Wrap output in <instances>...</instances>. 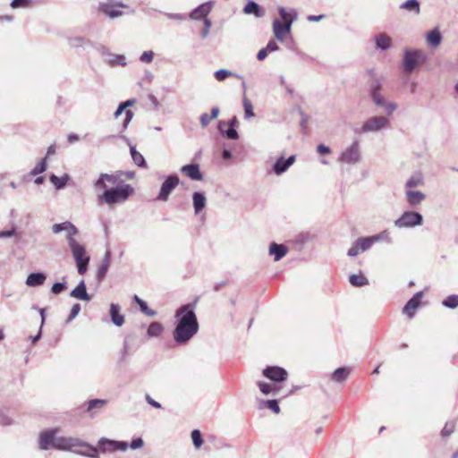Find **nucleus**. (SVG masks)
<instances>
[{
  "label": "nucleus",
  "mask_w": 458,
  "mask_h": 458,
  "mask_svg": "<svg viewBox=\"0 0 458 458\" xmlns=\"http://www.w3.org/2000/svg\"><path fill=\"white\" fill-rule=\"evenodd\" d=\"M226 123L225 122H220L219 123V130L221 131V133L223 135H225V137H227L228 139H231V140H237L239 138V134L237 132V131L234 129V128H229L228 130L226 131H224L223 130V127L225 125Z\"/></svg>",
  "instance_id": "a18cd8bd"
},
{
  "label": "nucleus",
  "mask_w": 458,
  "mask_h": 458,
  "mask_svg": "<svg viewBox=\"0 0 458 458\" xmlns=\"http://www.w3.org/2000/svg\"><path fill=\"white\" fill-rule=\"evenodd\" d=\"M164 331V327L160 322H152L147 329V335L148 338L158 337Z\"/></svg>",
  "instance_id": "f704fd0d"
},
{
  "label": "nucleus",
  "mask_w": 458,
  "mask_h": 458,
  "mask_svg": "<svg viewBox=\"0 0 458 458\" xmlns=\"http://www.w3.org/2000/svg\"><path fill=\"white\" fill-rule=\"evenodd\" d=\"M124 7L126 5L122 3L106 1L98 4V11L110 19H115L123 15L121 8Z\"/></svg>",
  "instance_id": "9d476101"
},
{
  "label": "nucleus",
  "mask_w": 458,
  "mask_h": 458,
  "mask_svg": "<svg viewBox=\"0 0 458 458\" xmlns=\"http://www.w3.org/2000/svg\"><path fill=\"white\" fill-rule=\"evenodd\" d=\"M203 23H204V28L201 30V36L203 38H206L208 36L209 29H210L212 23H211V21L208 18H205V20L203 21Z\"/></svg>",
  "instance_id": "052dcab7"
},
{
  "label": "nucleus",
  "mask_w": 458,
  "mask_h": 458,
  "mask_svg": "<svg viewBox=\"0 0 458 458\" xmlns=\"http://www.w3.org/2000/svg\"><path fill=\"white\" fill-rule=\"evenodd\" d=\"M443 305L449 309H455L458 307V295H449L443 301Z\"/></svg>",
  "instance_id": "09e8293b"
},
{
  "label": "nucleus",
  "mask_w": 458,
  "mask_h": 458,
  "mask_svg": "<svg viewBox=\"0 0 458 458\" xmlns=\"http://www.w3.org/2000/svg\"><path fill=\"white\" fill-rule=\"evenodd\" d=\"M56 429H51L44 431L39 436V447L42 450H48L50 447H54Z\"/></svg>",
  "instance_id": "a211bd4d"
},
{
  "label": "nucleus",
  "mask_w": 458,
  "mask_h": 458,
  "mask_svg": "<svg viewBox=\"0 0 458 458\" xmlns=\"http://www.w3.org/2000/svg\"><path fill=\"white\" fill-rule=\"evenodd\" d=\"M356 242H357L358 246L360 247L361 252H364V251L369 250L373 245L370 236L360 237L356 240Z\"/></svg>",
  "instance_id": "de8ad7c7"
},
{
  "label": "nucleus",
  "mask_w": 458,
  "mask_h": 458,
  "mask_svg": "<svg viewBox=\"0 0 458 458\" xmlns=\"http://www.w3.org/2000/svg\"><path fill=\"white\" fill-rule=\"evenodd\" d=\"M349 374H350V369L345 368V367H341V368L336 369L333 372L331 378L335 382L342 383L344 380H346Z\"/></svg>",
  "instance_id": "c9c22d12"
},
{
  "label": "nucleus",
  "mask_w": 458,
  "mask_h": 458,
  "mask_svg": "<svg viewBox=\"0 0 458 458\" xmlns=\"http://www.w3.org/2000/svg\"><path fill=\"white\" fill-rule=\"evenodd\" d=\"M98 447L102 453H113L117 450L125 452L128 449V443L102 437L98 440Z\"/></svg>",
  "instance_id": "f8f14e48"
},
{
  "label": "nucleus",
  "mask_w": 458,
  "mask_h": 458,
  "mask_svg": "<svg viewBox=\"0 0 458 458\" xmlns=\"http://www.w3.org/2000/svg\"><path fill=\"white\" fill-rule=\"evenodd\" d=\"M181 172L193 181H202L203 174L198 164H189L181 167Z\"/></svg>",
  "instance_id": "6ab92c4d"
},
{
  "label": "nucleus",
  "mask_w": 458,
  "mask_h": 458,
  "mask_svg": "<svg viewBox=\"0 0 458 458\" xmlns=\"http://www.w3.org/2000/svg\"><path fill=\"white\" fill-rule=\"evenodd\" d=\"M130 152L135 165H137L140 167L147 166V163L144 157L136 150V148L134 146H130Z\"/></svg>",
  "instance_id": "4c0bfd02"
},
{
  "label": "nucleus",
  "mask_w": 458,
  "mask_h": 458,
  "mask_svg": "<svg viewBox=\"0 0 458 458\" xmlns=\"http://www.w3.org/2000/svg\"><path fill=\"white\" fill-rule=\"evenodd\" d=\"M381 89V84L377 83L375 86L371 89V98L373 102L377 106L383 107L385 105H386V101L383 95L380 94L379 90Z\"/></svg>",
  "instance_id": "473e14b6"
},
{
  "label": "nucleus",
  "mask_w": 458,
  "mask_h": 458,
  "mask_svg": "<svg viewBox=\"0 0 458 458\" xmlns=\"http://www.w3.org/2000/svg\"><path fill=\"white\" fill-rule=\"evenodd\" d=\"M390 127L389 120L385 116H373L369 118L363 124L360 133L377 132Z\"/></svg>",
  "instance_id": "6e6552de"
},
{
  "label": "nucleus",
  "mask_w": 458,
  "mask_h": 458,
  "mask_svg": "<svg viewBox=\"0 0 458 458\" xmlns=\"http://www.w3.org/2000/svg\"><path fill=\"white\" fill-rule=\"evenodd\" d=\"M191 437L195 448L199 449L203 444V439L200 431L199 429L192 430Z\"/></svg>",
  "instance_id": "8fccbe9b"
},
{
  "label": "nucleus",
  "mask_w": 458,
  "mask_h": 458,
  "mask_svg": "<svg viewBox=\"0 0 458 458\" xmlns=\"http://www.w3.org/2000/svg\"><path fill=\"white\" fill-rule=\"evenodd\" d=\"M110 66H125L126 58L123 55H110L107 60Z\"/></svg>",
  "instance_id": "a19ab883"
},
{
  "label": "nucleus",
  "mask_w": 458,
  "mask_h": 458,
  "mask_svg": "<svg viewBox=\"0 0 458 458\" xmlns=\"http://www.w3.org/2000/svg\"><path fill=\"white\" fill-rule=\"evenodd\" d=\"M69 180L70 176L67 174H64L61 177L56 176L55 174L50 175V182L55 185L56 190L64 188Z\"/></svg>",
  "instance_id": "e433bc0d"
},
{
  "label": "nucleus",
  "mask_w": 458,
  "mask_h": 458,
  "mask_svg": "<svg viewBox=\"0 0 458 458\" xmlns=\"http://www.w3.org/2000/svg\"><path fill=\"white\" fill-rule=\"evenodd\" d=\"M423 224V216L416 211H405L394 221L397 228H412L420 226Z\"/></svg>",
  "instance_id": "0eeeda50"
},
{
  "label": "nucleus",
  "mask_w": 458,
  "mask_h": 458,
  "mask_svg": "<svg viewBox=\"0 0 458 458\" xmlns=\"http://www.w3.org/2000/svg\"><path fill=\"white\" fill-rule=\"evenodd\" d=\"M139 306H140V310H141L144 314H146L147 316H148V317H155V316L157 315V312H156L154 310H150V309L148 307V305H147L146 301H141V303H140V305H139Z\"/></svg>",
  "instance_id": "13d9d810"
},
{
  "label": "nucleus",
  "mask_w": 458,
  "mask_h": 458,
  "mask_svg": "<svg viewBox=\"0 0 458 458\" xmlns=\"http://www.w3.org/2000/svg\"><path fill=\"white\" fill-rule=\"evenodd\" d=\"M361 160V149L360 142L356 140L347 146L340 154L338 161L350 165H354Z\"/></svg>",
  "instance_id": "423d86ee"
},
{
  "label": "nucleus",
  "mask_w": 458,
  "mask_h": 458,
  "mask_svg": "<svg viewBox=\"0 0 458 458\" xmlns=\"http://www.w3.org/2000/svg\"><path fill=\"white\" fill-rule=\"evenodd\" d=\"M176 326L173 337L176 344L189 342L199 331V322L195 314V305L189 303L180 307L175 312Z\"/></svg>",
  "instance_id": "f03ea898"
},
{
  "label": "nucleus",
  "mask_w": 458,
  "mask_h": 458,
  "mask_svg": "<svg viewBox=\"0 0 458 458\" xmlns=\"http://www.w3.org/2000/svg\"><path fill=\"white\" fill-rule=\"evenodd\" d=\"M145 399H146V402L152 407L157 408V409H162L161 403H159L158 402H157L153 398H151V396L149 394H146Z\"/></svg>",
  "instance_id": "774afa93"
},
{
  "label": "nucleus",
  "mask_w": 458,
  "mask_h": 458,
  "mask_svg": "<svg viewBox=\"0 0 458 458\" xmlns=\"http://www.w3.org/2000/svg\"><path fill=\"white\" fill-rule=\"evenodd\" d=\"M377 49L387 50L392 47V38L386 33H378L374 37Z\"/></svg>",
  "instance_id": "393cba45"
},
{
  "label": "nucleus",
  "mask_w": 458,
  "mask_h": 458,
  "mask_svg": "<svg viewBox=\"0 0 458 458\" xmlns=\"http://www.w3.org/2000/svg\"><path fill=\"white\" fill-rule=\"evenodd\" d=\"M153 59L154 52L151 50L143 52L140 56V61L144 64H150L152 63Z\"/></svg>",
  "instance_id": "5fc2aeb1"
},
{
  "label": "nucleus",
  "mask_w": 458,
  "mask_h": 458,
  "mask_svg": "<svg viewBox=\"0 0 458 458\" xmlns=\"http://www.w3.org/2000/svg\"><path fill=\"white\" fill-rule=\"evenodd\" d=\"M263 375L274 382H283L288 377L287 371L278 366H267L263 369Z\"/></svg>",
  "instance_id": "4468645a"
},
{
  "label": "nucleus",
  "mask_w": 458,
  "mask_h": 458,
  "mask_svg": "<svg viewBox=\"0 0 458 458\" xmlns=\"http://www.w3.org/2000/svg\"><path fill=\"white\" fill-rule=\"evenodd\" d=\"M30 0H13L11 6L13 8L27 7L30 4Z\"/></svg>",
  "instance_id": "e2e57ef3"
},
{
  "label": "nucleus",
  "mask_w": 458,
  "mask_h": 458,
  "mask_svg": "<svg viewBox=\"0 0 458 458\" xmlns=\"http://www.w3.org/2000/svg\"><path fill=\"white\" fill-rule=\"evenodd\" d=\"M349 282L352 285L356 287H361L369 284V280L362 274L352 275L349 278Z\"/></svg>",
  "instance_id": "ea45409f"
},
{
  "label": "nucleus",
  "mask_w": 458,
  "mask_h": 458,
  "mask_svg": "<svg viewBox=\"0 0 458 458\" xmlns=\"http://www.w3.org/2000/svg\"><path fill=\"white\" fill-rule=\"evenodd\" d=\"M68 246L75 260L78 273L80 275H84L88 270L90 260L89 256L87 254L86 248L78 241L72 242Z\"/></svg>",
  "instance_id": "20e7f679"
},
{
  "label": "nucleus",
  "mask_w": 458,
  "mask_h": 458,
  "mask_svg": "<svg viewBox=\"0 0 458 458\" xmlns=\"http://www.w3.org/2000/svg\"><path fill=\"white\" fill-rule=\"evenodd\" d=\"M405 195L407 202L411 206L419 205L426 199L425 194L419 191L405 190Z\"/></svg>",
  "instance_id": "a878e982"
},
{
  "label": "nucleus",
  "mask_w": 458,
  "mask_h": 458,
  "mask_svg": "<svg viewBox=\"0 0 458 458\" xmlns=\"http://www.w3.org/2000/svg\"><path fill=\"white\" fill-rule=\"evenodd\" d=\"M263 405L273 411L275 413H279L280 412V407L278 405V402L276 400H267V401H264L263 402Z\"/></svg>",
  "instance_id": "864d4df0"
},
{
  "label": "nucleus",
  "mask_w": 458,
  "mask_h": 458,
  "mask_svg": "<svg viewBox=\"0 0 458 458\" xmlns=\"http://www.w3.org/2000/svg\"><path fill=\"white\" fill-rule=\"evenodd\" d=\"M70 296L80 301H89L91 300V296L87 293L84 280H81L70 293Z\"/></svg>",
  "instance_id": "412c9836"
},
{
  "label": "nucleus",
  "mask_w": 458,
  "mask_h": 458,
  "mask_svg": "<svg viewBox=\"0 0 458 458\" xmlns=\"http://www.w3.org/2000/svg\"><path fill=\"white\" fill-rule=\"evenodd\" d=\"M424 184L423 176L421 173L413 174L406 182V190H411L412 188L422 186Z\"/></svg>",
  "instance_id": "72a5a7b5"
},
{
  "label": "nucleus",
  "mask_w": 458,
  "mask_h": 458,
  "mask_svg": "<svg viewBox=\"0 0 458 458\" xmlns=\"http://www.w3.org/2000/svg\"><path fill=\"white\" fill-rule=\"evenodd\" d=\"M401 8L413 12L416 14H419L420 12V3L418 0H407L401 5Z\"/></svg>",
  "instance_id": "37998d69"
},
{
  "label": "nucleus",
  "mask_w": 458,
  "mask_h": 458,
  "mask_svg": "<svg viewBox=\"0 0 458 458\" xmlns=\"http://www.w3.org/2000/svg\"><path fill=\"white\" fill-rule=\"evenodd\" d=\"M259 390L262 394L267 395L270 394H273L274 395L278 392V388L272 386L271 384L265 383V382H259L258 383Z\"/></svg>",
  "instance_id": "49530a36"
},
{
  "label": "nucleus",
  "mask_w": 458,
  "mask_h": 458,
  "mask_svg": "<svg viewBox=\"0 0 458 458\" xmlns=\"http://www.w3.org/2000/svg\"><path fill=\"white\" fill-rule=\"evenodd\" d=\"M214 76H215L216 80L218 81H223L226 78L231 77V76L235 77L237 79H242V76H241L239 74H235L227 69H220V70L215 72Z\"/></svg>",
  "instance_id": "58836bf2"
},
{
  "label": "nucleus",
  "mask_w": 458,
  "mask_h": 458,
  "mask_svg": "<svg viewBox=\"0 0 458 458\" xmlns=\"http://www.w3.org/2000/svg\"><path fill=\"white\" fill-rule=\"evenodd\" d=\"M94 187L103 190V193L98 195V200L110 206L126 201L133 193V188L114 174H101L94 182Z\"/></svg>",
  "instance_id": "f257e3e1"
},
{
  "label": "nucleus",
  "mask_w": 458,
  "mask_h": 458,
  "mask_svg": "<svg viewBox=\"0 0 458 458\" xmlns=\"http://www.w3.org/2000/svg\"><path fill=\"white\" fill-rule=\"evenodd\" d=\"M317 152L319 154V155H327V154H330L331 153V148L324 144H319L318 145L317 147Z\"/></svg>",
  "instance_id": "338daca9"
},
{
  "label": "nucleus",
  "mask_w": 458,
  "mask_h": 458,
  "mask_svg": "<svg viewBox=\"0 0 458 458\" xmlns=\"http://www.w3.org/2000/svg\"><path fill=\"white\" fill-rule=\"evenodd\" d=\"M422 296V292L416 293L404 305L403 312L406 314L409 318H412L415 314V310L420 306Z\"/></svg>",
  "instance_id": "f3484780"
},
{
  "label": "nucleus",
  "mask_w": 458,
  "mask_h": 458,
  "mask_svg": "<svg viewBox=\"0 0 458 458\" xmlns=\"http://www.w3.org/2000/svg\"><path fill=\"white\" fill-rule=\"evenodd\" d=\"M120 308L117 304L112 303L110 305V317L111 320L116 327H122L124 323V317L119 313Z\"/></svg>",
  "instance_id": "7c9ffc66"
},
{
  "label": "nucleus",
  "mask_w": 458,
  "mask_h": 458,
  "mask_svg": "<svg viewBox=\"0 0 458 458\" xmlns=\"http://www.w3.org/2000/svg\"><path fill=\"white\" fill-rule=\"evenodd\" d=\"M47 276L42 272L31 273L27 276L26 284L28 286L36 287L44 284Z\"/></svg>",
  "instance_id": "bb28decb"
},
{
  "label": "nucleus",
  "mask_w": 458,
  "mask_h": 458,
  "mask_svg": "<svg viewBox=\"0 0 458 458\" xmlns=\"http://www.w3.org/2000/svg\"><path fill=\"white\" fill-rule=\"evenodd\" d=\"M242 106H243V109H244V118L245 119L252 118L255 115L254 112H253V106H252L251 101L249 98H247L245 96L242 98Z\"/></svg>",
  "instance_id": "c03bdc74"
},
{
  "label": "nucleus",
  "mask_w": 458,
  "mask_h": 458,
  "mask_svg": "<svg viewBox=\"0 0 458 458\" xmlns=\"http://www.w3.org/2000/svg\"><path fill=\"white\" fill-rule=\"evenodd\" d=\"M426 40L428 44L432 47H437L442 41V35L438 29L429 30L426 34Z\"/></svg>",
  "instance_id": "c756f323"
},
{
  "label": "nucleus",
  "mask_w": 458,
  "mask_h": 458,
  "mask_svg": "<svg viewBox=\"0 0 458 458\" xmlns=\"http://www.w3.org/2000/svg\"><path fill=\"white\" fill-rule=\"evenodd\" d=\"M143 445H144L143 439L141 437H137V438L133 439L130 443V445H128V447L130 446L131 449L137 450V449L143 447Z\"/></svg>",
  "instance_id": "bf43d9fd"
},
{
  "label": "nucleus",
  "mask_w": 458,
  "mask_h": 458,
  "mask_svg": "<svg viewBox=\"0 0 458 458\" xmlns=\"http://www.w3.org/2000/svg\"><path fill=\"white\" fill-rule=\"evenodd\" d=\"M80 311H81V305L79 303L73 304L71 309L70 315L67 318V322H71L72 320H73L78 316Z\"/></svg>",
  "instance_id": "4d7b16f0"
},
{
  "label": "nucleus",
  "mask_w": 458,
  "mask_h": 458,
  "mask_svg": "<svg viewBox=\"0 0 458 458\" xmlns=\"http://www.w3.org/2000/svg\"><path fill=\"white\" fill-rule=\"evenodd\" d=\"M110 263H111V251L106 250L105 253L104 259L101 262V265L99 266V267L98 269L97 280L98 281V283H101L105 279V277L107 274V271L109 269Z\"/></svg>",
  "instance_id": "4be33fe9"
},
{
  "label": "nucleus",
  "mask_w": 458,
  "mask_h": 458,
  "mask_svg": "<svg viewBox=\"0 0 458 458\" xmlns=\"http://www.w3.org/2000/svg\"><path fill=\"white\" fill-rule=\"evenodd\" d=\"M135 103H136V99H134V98L128 99L124 102L120 103V105L125 110V118L123 123V130H125L128 127L129 123H131V121L132 120L133 115H134L133 112L131 110H128L127 108L130 106H132Z\"/></svg>",
  "instance_id": "c85d7f7f"
},
{
  "label": "nucleus",
  "mask_w": 458,
  "mask_h": 458,
  "mask_svg": "<svg viewBox=\"0 0 458 458\" xmlns=\"http://www.w3.org/2000/svg\"><path fill=\"white\" fill-rule=\"evenodd\" d=\"M87 40L83 37H73L69 39V45L71 47H84Z\"/></svg>",
  "instance_id": "603ef678"
},
{
  "label": "nucleus",
  "mask_w": 458,
  "mask_h": 458,
  "mask_svg": "<svg viewBox=\"0 0 458 458\" xmlns=\"http://www.w3.org/2000/svg\"><path fill=\"white\" fill-rule=\"evenodd\" d=\"M278 13L283 21H280L278 19L273 21V33L278 41L283 42L291 32L293 23L297 20L298 15L295 10L293 9L287 12L283 6L278 8Z\"/></svg>",
  "instance_id": "7ed1b4c3"
},
{
  "label": "nucleus",
  "mask_w": 458,
  "mask_h": 458,
  "mask_svg": "<svg viewBox=\"0 0 458 458\" xmlns=\"http://www.w3.org/2000/svg\"><path fill=\"white\" fill-rule=\"evenodd\" d=\"M192 204L195 215H199L206 207L207 198L203 192L196 191L192 194Z\"/></svg>",
  "instance_id": "b1692460"
},
{
  "label": "nucleus",
  "mask_w": 458,
  "mask_h": 458,
  "mask_svg": "<svg viewBox=\"0 0 458 458\" xmlns=\"http://www.w3.org/2000/svg\"><path fill=\"white\" fill-rule=\"evenodd\" d=\"M425 60L426 55L422 50L405 49L403 52L402 66L406 73L411 74L414 72L416 67Z\"/></svg>",
  "instance_id": "39448f33"
},
{
  "label": "nucleus",
  "mask_w": 458,
  "mask_h": 458,
  "mask_svg": "<svg viewBox=\"0 0 458 458\" xmlns=\"http://www.w3.org/2000/svg\"><path fill=\"white\" fill-rule=\"evenodd\" d=\"M360 252H361V250L355 241L352 246L348 250L347 255L350 257H356Z\"/></svg>",
  "instance_id": "680f3d73"
},
{
  "label": "nucleus",
  "mask_w": 458,
  "mask_h": 458,
  "mask_svg": "<svg viewBox=\"0 0 458 458\" xmlns=\"http://www.w3.org/2000/svg\"><path fill=\"white\" fill-rule=\"evenodd\" d=\"M81 443L84 444L86 445H78L75 448L71 449V452L80 454V455L87 456L89 458H98L99 457L98 450L97 447H95L82 440H81Z\"/></svg>",
  "instance_id": "dca6fc26"
},
{
  "label": "nucleus",
  "mask_w": 458,
  "mask_h": 458,
  "mask_svg": "<svg viewBox=\"0 0 458 458\" xmlns=\"http://www.w3.org/2000/svg\"><path fill=\"white\" fill-rule=\"evenodd\" d=\"M213 5L214 2L212 1L201 4L189 13L190 19L194 21H204L211 12Z\"/></svg>",
  "instance_id": "2eb2a0df"
},
{
  "label": "nucleus",
  "mask_w": 458,
  "mask_h": 458,
  "mask_svg": "<svg viewBox=\"0 0 458 458\" xmlns=\"http://www.w3.org/2000/svg\"><path fill=\"white\" fill-rule=\"evenodd\" d=\"M13 423V420L6 414L0 412V425L10 426Z\"/></svg>",
  "instance_id": "0e129e2a"
},
{
  "label": "nucleus",
  "mask_w": 458,
  "mask_h": 458,
  "mask_svg": "<svg viewBox=\"0 0 458 458\" xmlns=\"http://www.w3.org/2000/svg\"><path fill=\"white\" fill-rule=\"evenodd\" d=\"M52 232L55 234L60 233L62 232L65 233V239L67 241V244L69 245L72 242L77 241L74 236L78 234L79 230L72 222L65 221L60 224H54L52 225Z\"/></svg>",
  "instance_id": "9b49d317"
},
{
  "label": "nucleus",
  "mask_w": 458,
  "mask_h": 458,
  "mask_svg": "<svg viewBox=\"0 0 458 458\" xmlns=\"http://www.w3.org/2000/svg\"><path fill=\"white\" fill-rule=\"evenodd\" d=\"M180 183L179 176L175 174L168 175L161 184L160 191L157 196V200L166 201L172 191Z\"/></svg>",
  "instance_id": "1a4fd4ad"
},
{
  "label": "nucleus",
  "mask_w": 458,
  "mask_h": 458,
  "mask_svg": "<svg viewBox=\"0 0 458 458\" xmlns=\"http://www.w3.org/2000/svg\"><path fill=\"white\" fill-rule=\"evenodd\" d=\"M47 170V157L38 162L35 167L30 171L31 175H38Z\"/></svg>",
  "instance_id": "3c124183"
},
{
  "label": "nucleus",
  "mask_w": 458,
  "mask_h": 458,
  "mask_svg": "<svg viewBox=\"0 0 458 458\" xmlns=\"http://www.w3.org/2000/svg\"><path fill=\"white\" fill-rule=\"evenodd\" d=\"M107 403L104 399H92L88 403L87 412L90 417H94Z\"/></svg>",
  "instance_id": "cd10ccee"
},
{
  "label": "nucleus",
  "mask_w": 458,
  "mask_h": 458,
  "mask_svg": "<svg viewBox=\"0 0 458 458\" xmlns=\"http://www.w3.org/2000/svg\"><path fill=\"white\" fill-rule=\"evenodd\" d=\"M288 252V248L284 244L271 242L269 245V255L274 256L275 261L282 259Z\"/></svg>",
  "instance_id": "5701e85b"
},
{
  "label": "nucleus",
  "mask_w": 458,
  "mask_h": 458,
  "mask_svg": "<svg viewBox=\"0 0 458 458\" xmlns=\"http://www.w3.org/2000/svg\"><path fill=\"white\" fill-rule=\"evenodd\" d=\"M67 288V284L66 282H58V283H55L52 287H51V292L54 293V294H59L61 293L63 291H64L65 289Z\"/></svg>",
  "instance_id": "6e6d98bb"
},
{
  "label": "nucleus",
  "mask_w": 458,
  "mask_h": 458,
  "mask_svg": "<svg viewBox=\"0 0 458 458\" xmlns=\"http://www.w3.org/2000/svg\"><path fill=\"white\" fill-rule=\"evenodd\" d=\"M81 445H85L81 443V439L78 437L55 436L54 448L63 451H71V449Z\"/></svg>",
  "instance_id": "ddd939ff"
},
{
  "label": "nucleus",
  "mask_w": 458,
  "mask_h": 458,
  "mask_svg": "<svg viewBox=\"0 0 458 458\" xmlns=\"http://www.w3.org/2000/svg\"><path fill=\"white\" fill-rule=\"evenodd\" d=\"M370 238L373 244L379 242H386V243L392 242L390 233L387 230H384L377 234L371 235Z\"/></svg>",
  "instance_id": "79ce46f5"
},
{
  "label": "nucleus",
  "mask_w": 458,
  "mask_h": 458,
  "mask_svg": "<svg viewBox=\"0 0 458 458\" xmlns=\"http://www.w3.org/2000/svg\"><path fill=\"white\" fill-rule=\"evenodd\" d=\"M295 162V156H290L284 159L283 157H279L273 165V170L276 174L280 175L286 172L288 168Z\"/></svg>",
  "instance_id": "aec40b11"
},
{
  "label": "nucleus",
  "mask_w": 458,
  "mask_h": 458,
  "mask_svg": "<svg viewBox=\"0 0 458 458\" xmlns=\"http://www.w3.org/2000/svg\"><path fill=\"white\" fill-rule=\"evenodd\" d=\"M245 14H253L257 18H260L264 15L262 8L254 1H249L243 8Z\"/></svg>",
  "instance_id": "2f4dec72"
},
{
  "label": "nucleus",
  "mask_w": 458,
  "mask_h": 458,
  "mask_svg": "<svg viewBox=\"0 0 458 458\" xmlns=\"http://www.w3.org/2000/svg\"><path fill=\"white\" fill-rule=\"evenodd\" d=\"M211 120L213 119L207 113L202 114L199 117V122L203 128L207 127Z\"/></svg>",
  "instance_id": "69168bd1"
}]
</instances>
